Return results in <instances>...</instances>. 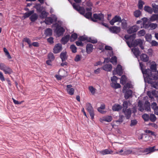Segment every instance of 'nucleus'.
<instances>
[{
  "instance_id": "obj_31",
  "label": "nucleus",
  "mask_w": 158,
  "mask_h": 158,
  "mask_svg": "<svg viewBox=\"0 0 158 158\" xmlns=\"http://www.w3.org/2000/svg\"><path fill=\"white\" fill-rule=\"evenodd\" d=\"M152 7L153 8V10L154 13H158V5H156L155 3L152 4Z\"/></svg>"
},
{
  "instance_id": "obj_50",
  "label": "nucleus",
  "mask_w": 158,
  "mask_h": 158,
  "mask_svg": "<svg viewBox=\"0 0 158 158\" xmlns=\"http://www.w3.org/2000/svg\"><path fill=\"white\" fill-rule=\"evenodd\" d=\"M70 48L73 52L75 53L77 52V48L74 45H71L70 46Z\"/></svg>"
},
{
  "instance_id": "obj_59",
  "label": "nucleus",
  "mask_w": 158,
  "mask_h": 158,
  "mask_svg": "<svg viewBox=\"0 0 158 158\" xmlns=\"http://www.w3.org/2000/svg\"><path fill=\"white\" fill-rule=\"evenodd\" d=\"M122 23V26L123 28H125L127 27V24L126 21L123 20V22H121Z\"/></svg>"
},
{
  "instance_id": "obj_61",
  "label": "nucleus",
  "mask_w": 158,
  "mask_h": 158,
  "mask_svg": "<svg viewBox=\"0 0 158 158\" xmlns=\"http://www.w3.org/2000/svg\"><path fill=\"white\" fill-rule=\"evenodd\" d=\"M116 153L124 155V148H123L120 151L116 152Z\"/></svg>"
},
{
  "instance_id": "obj_46",
  "label": "nucleus",
  "mask_w": 158,
  "mask_h": 158,
  "mask_svg": "<svg viewBox=\"0 0 158 158\" xmlns=\"http://www.w3.org/2000/svg\"><path fill=\"white\" fill-rule=\"evenodd\" d=\"M111 85L112 87L115 89L120 88L121 87V85L119 83H112L111 84Z\"/></svg>"
},
{
  "instance_id": "obj_24",
  "label": "nucleus",
  "mask_w": 158,
  "mask_h": 158,
  "mask_svg": "<svg viewBox=\"0 0 158 158\" xmlns=\"http://www.w3.org/2000/svg\"><path fill=\"white\" fill-rule=\"evenodd\" d=\"M44 34L46 36H50L52 35V30L50 28H48L45 30Z\"/></svg>"
},
{
  "instance_id": "obj_6",
  "label": "nucleus",
  "mask_w": 158,
  "mask_h": 158,
  "mask_svg": "<svg viewBox=\"0 0 158 158\" xmlns=\"http://www.w3.org/2000/svg\"><path fill=\"white\" fill-rule=\"evenodd\" d=\"M122 20L121 17L118 15H115L112 19L110 21V23L112 25H113L115 23L118 22L121 23Z\"/></svg>"
},
{
  "instance_id": "obj_37",
  "label": "nucleus",
  "mask_w": 158,
  "mask_h": 158,
  "mask_svg": "<svg viewBox=\"0 0 158 158\" xmlns=\"http://www.w3.org/2000/svg\"><path fill=\"white\" fill-rule=\"evenodd\" d=\"M136 37V34H134L131 35H125L124 36V38L127 40H129L130 39H134Z\"/></svg>"
},
{
  "instance_id": "obj_54",
  "label": "nucleus",
  "mask_w": 158,
  "mask_h": 158,
  "mask_svg": "<svg viewBox=\"0 0 158 158\" xmlns=\"http://www.w3.org/2000/svg\"><path fill=\"white\" fill-rule=\"evenodd\" d=\"M157 26V25L156 23H152L149 24V26L150 27L151 29H156Z\"/></svg>"
},
{
  "instance_id": "obj_43",
  "label": "nucleus",
  "mask_w": 158,
  "mask_h": 158,
  "mask_svg": "<svg viewBox=\"0 0 158 158\" xmlns=\"http://www.w3.org/2000/svg\"><path fill=\"white\" fill-rule=\"evenodd\" d=\"M142 19L144 20L145 19V20H144L143 24V27H144L145 28H148L149 26V24H146L145 23L147 22V18H144Z\"/></svg>"
},
{
  "instance_id": "obj_63",
  "label": "nucleus",
  "mask_w": 158,
  "mask_h": 158,
  "mask_svg": "<svg viewBox=\"0 0 158 158\" xmlns=\"http://www.w3.org/2000/svg\"><path fill=\"white\" fill-rule=\"evenodd\" d=\"M7 67L5 64L3 63H0V69L4 71Z\"/></svg>"
},
{
  "instance_id": "obj_41",
  "label": "nucleus",
  "mask_w": 158,
  "mask_h": 158,
  "mask_svg": "<svg viewBox=\"0 0 158 158\" xmlns=\"http://www.w3.org/2000/svg\"><path fill=\"white\" fill-rule=\"evenodd\" d=\"M144 4V2L141 0H139L138 2V7L139 9L141 10L143 8V5Z\"/></svg>"
},
{
  "instance_id": "obj_52",
  "label": "nucleus",
  "mask_w": 158,
  "mask_h": 158,
  "mask_svg": "<svg viewBox=\"0 0 158 158\" xmlns=\"http://www.w3.org/2000/svg\"><path fill=\"white\" fill-rule=\"evenodd\" d=\"M81 14L84 15L85 13V8L83 7H81L80 9L78 11Z\"/></svg>"
},
{
  "instance_id": "obj_38",
  "label": "nucleus",
  "mask_w": 158,
  "mask_h": 158,
  "mask_svg": "<svg viewBox=\"0 0 158 158\" xmlns=\"http://www.w3.org/2000/svg\"><path fill=\"white\" fill-rule=\"evenodd\" d=\"M149 119L151 122H154L156 120V118L154 114H151L149 116Z\"/></svg>"
},
{
  "instance_id": "obj_35",
  "label": "nucleus",
  "mask_w": 158,
  "mask_h": 158,
  "mask_svg": "<svg viewBox=\"0 0 158 158\" xmlns=\"http://www.w3.org/2000/svg\"><path fill=\"white\" fill-rule=\"evenodd\" d=\"M48 15V13L44 11L41 12L40 17L42 19L46 18Z\"/></svg>"
},
{
  "instance_id": "obj_39",
  "label": "nucleus",
  "mask_w": 158,
  "mask_h": 158,
  "mask_svg": "<svg viewBox=\"0 0 158 158\" xmlns=\"http://www.w3.org/2000/svg\"><path fill=\"white\" fill-rule=\"evenodd\" d=\"M77 38V35L76 33H74L72 34L70 37V41H72L75 40Z\"/></svg>"
},
{
  "instance_id": "obj_1",
  "label": "nucleus",
  "mask_w": 158,
  "mask_h": 158,
  "mask_svg": "<svg viewBox=\"0 0 158 158\" xmlns=\"http://www.w3.org/2000/svg\"><path fill=\"white\" fill-rule=\"evenodd\" d=\"M142 73L143 75H145L148 83L152 84L153 87L155 89H157V87L155 86L154 84L155 83L158 86L157 84L155 82L152 81V79L151 78L152 73L150 69H147L145 70L144 69L142 71Z\"/></svg>"
},
{
  "instance_id": "obj_8",
  "label": "nucleus",
  "mask_w": 158,
  "mask_h": 158,
  "mask_svg": "<svg viewBox=\"0 0 158 158\" xmlns=\"http://www.w3.org/2000/svg\"><path fill=\"white\" fill-rule=\"evenodd\" d=\"M113 75H115L117 74L119 75H121L122 73V67L120 65H118L115 70L113 71Z\"/></svg>"
},
{
  "instance_id": "obj_27",
  "label": "nucleus",
  "mask_w": 158,
  "mask_h": 158,
  "mask_svg": "<svg viewBox=\"0 0 158 158\" xmlns=\"http://www.w3.org/2000/svg\"><path fill=\"white\" fill-rule=\"evenodd\" d=\"M122 109V106L119 105H115L112 107V110L114 111H118Z\"/></svg>"
},
{
  "instance_id": "obj_33",
  "label": "nucleus",
  "mask_w": 158,
  "mask_h": 158,
  "mask_svg": "<svg viewBox=\"0 0 158 158\" xmlns=\"http://www.w3.org/2000/svg\"><path fill=\"white\" fill-rule=\"evenodd\" d=\"M133 153L132 150L131 148H124V155H128Z\"/></svg>"
},
{
  "instance_id": "obj_42",
  "label": "nucleus",
  "mask_w": 158,
  "mask_h": 158,
  "mask_svg": "<svg viewBox=\"0 0 158 158\" xmlns=\"http://www.w3.org/2000/svg\"><path fill=\"white\" fill-rule=\"evenodd\" d=\"M154 63L151 65L150 68L152 71H156V64L155 62H153Z\"/></svg>"
},
{
  "instance_id": "obj_19",
  "label": "nucleus",
  "mask_w": 158,
  "mask_h": 158,
  "mask_svg": "<svg viewBox=\"0 0 158 158\" xmlns=\"http://www.w3.org/2000/svg\"><path fill=\"white\" fill-rule=\"evenodd\" d=\"M133 92L131 89L127 90L125 94V98L126 99H127L132 96Z\"/></svg>"
},
{
  "instance_id": "obj_13",
  "label": "nucleus",
  "mask_w": 158,
  "mask_h": 158,
  "mask_svg": "<svg viewBox=\"0 0 158 158\" xmlns=\"http://www.w3.org/2000/svg\"><path fill=\"white\" fill-rule=\"evenodd\" d=\"M72 86L71 85H67L66 90L68 94L70 95H73L74 94V89L72 88Z\"/></svg>"
},
{
  "instance_id": "obj_49",
  "label": "nucleus",
  "mask_w": 158,
  "mask_h": 158,
  "mask_svg": "<svg viewBox=\"0 0 158 158\" xmlns=\"http://www.w3.org/2000/svg\"><path fill=\"white\" fill-rule=\"evenodd\" d=\"M92 13L91 12H88L86 13H85V15H84V16L86 17V18L87 19H89L90 18L91 19Z\"/></svg>"
},
{
  "instance_id": "obj_29",
  "label": "nucleus",
  "mask_w": 158,
  "mask_h": 158,
  "mask_svg": "<svg viewBox=\"0 0 158 158\" xmlns=\"http://www.w3.org/2000/svg\"><path fill=\"white\" fill-rule=\"evenodd\" d=\"M144 10L150 14H152L153 12L152 9L151 7L148 6H145L144 7Z\"/></svg>"
},
{
  "instance_id": "obj_53",
  "label": "nucleus",
  "mask_w": 158,
  "mask_h": 158,
  "mask_svg": "<svg viewBox=\"0 0 158 158\" xmlns=\"http://www.w3.org/2000/svg\"><path fill=\"white\" fill-rule=\"evenodd\" d=\"M110 62L113 64L114 63L116 64L117 63V58L115 56L112 57L111 59Z\"/></svg>"
},
{
  "instance_id": "obj_20",
  "label": "nucleus",
  "mask_w": 158,
  "mask_h": 158,
  "mask_svg": "<svg viewBox=\"0 0 158 158\" xmlns=\"http://www.w3.org/2000/svg\"><path fill=\"white\" fill-rule=\"evenodd\" d=\"M112 119V117L111 116H106L103 117L102 119V122L103 121L107 122H110Z\"/></svg>"
},
{
  "instance_id": "obj_26",
  "label": "nucleus",
  "mask_w": 158,
  "mask_h": 158,
  "mask_svg": "<svg viewBox=\"0 0 158 158\" xmlns=\"http://www.w3.org/2000/svg\"><path fill=\"white\" fill-rule=\"evenodd\" d=\"M132 51L136 57H137L139 56L140 52L138 48H135L132 49Z\"/></svg>"
},
{
  "instance_id": "obj_51",
  "label": "nucleus",
  "mask_w": 158,
  "mask_h": 158,
  "mask_svg": "<svg viewBox=\"0 0 158 158\" xmlns=\"http://www.w3.org/2000/svg\"><path fill=\"white\" fill-rule=\"evenodd\" d=\"M73 8L77 11H78L81 7L79 5L75 3H73Z\"/></svg>"
},
{
  "instance_id": "obj_9",
  "label": "nucleus",
  "mask_w": 158,
  "mask_h": 158,
  "mask_svg": "<svg viewBox=\"0 0 158 158\" xmlns=\"http://www.w3.org/2000/svg\"><path fill=\"white\" fill-rule=\"evenodd\" d=\"M110 31L114 34H117L120 31V28L117 26H112L109 28Z\"/></svg>"
},
{
  "instance_id": "obj_48",
  "label": "nucleus",
  "mask_w": 158,
  "mask_h": 158,
  "mask_svg": "<svg viewBox=\"0 0 158 158\" xmlns=\"http://www.w3.org/2000/svg\"><path fill=\"white\" fill-rule=\"evenodd\" d=\"M141 14V12L139 10H136L134 12V14L135 17L137 18Z\"/></svg>"
},
{
  "instance_id": "obj_12",
  "label": "nucleus",
  "mask_w": 158,
  "mask_h": 158,
  "mask_svg": "<svg viewBox=\"0 0 158 158\" xmlns=\"http://www.w3.org/2000/svg\"><path fill=\"white\" fill-rule=\"evenodd\" d=\"M53 19L50 17H47L45 19V22L46 24H50L53 22V20H54L55 22H56L57 20V18L56 17H53Z\"/></svg>"
},
{
  "instance_id": "obj_7",
  "label": "nucleus",
  "mask_w": 158,
  "mask_h": 158,
  "mask_svg": "<svg viewBox=\"0 0 158 158\" xmlns=\"http://www.w3.org/2000/svg\"><path fill=\"white\" fill-rule=\"evenodd\" d=\"M62 49V45L60 43L55 45L53 48V52L54 53H57L60 52Z\"/></svg>"
},
{
  "instance_id": "obj_18",
  "label": "nucleus",
  "mask_w": 158,
  "mask_h": 158,
  "mask_svg": "<svg viewBox=\"0 0 158 158\" xmlns=\"http://www.w3.org/2000/svg\"><path fill=\"white\" fill-rule=\"evenodd\" d=\"M38 17V15L37 14L34 13L30 17V19L32 22H34L37 20Z\"/></svg>"
},
{
  "instance_id": "obj_34",
  "label": "nucleus",
  "mask_w": 158,
  "mask_h": 158,
  "mask_svg": "<svg viewBox=\"0 0 158 158\" xmlns=\"http://www.w3.org/2000/svg\"><path fill=\"white\" fill-rule=\"evenodd\" d=\"M151 21H154L158 20V14H153L150 19Z\"/></svg>"
},
{
  "instance_id": "obj_60",
  "label": "nucleus",
  "mask_w": 158,
  "mask_h": 158,
  "mask_svg": "<svg viewBox=\"0 0 158 158\" xmlns=\"http://www.w3.org/2000/svg\"><path fill=\"white\" fill-rule=\"evenodd\" d=\"M12 99L13 100V102L15 104L20 105L24 101H22L20 102H19L18 101L15 100V99L12 98Z\"/></svg>"
},
{
  "instance_id": "obj_44",
  "label": "nucleus",
  "mask_w": 158,
  "mask_h": 158,
  "mask_svg": "<svg viewBox=\"0 0 158 158\" xmlns=\"http://www.w3.org/2000/svg\"><path fill=\"white\" fill-rule=\"evenodd\" d=\"M146 40L148 42H150L152 39V35L150 34H147L145 36Z\"/></svg>"
},
{
  "instance_id": "obj_55",
  "label": "nucleus",
  "mask_w": 158,
  "mask_h": 158,
  "mask_svg": "<svg viewBox=\"0 0 158 158\" xmlns=\"http://www.w3.org/2000/svg\"><path fill=\"white\" fill-rule=\"evenodd\" d=\"M126 78L125 76H122L120 80V83L121 84H124L126 82Z\"/></svg>"
},
{
  "instance_id": "obj_64",
  "label": "nucleus",
  "mask_w": 158,
  "mask_h": 158,
  "mask_svg": "<svg viewBox=\"0 0 158 158\" xmlns=\"http://www.w3.org/2000/svg\"><path fill=\"white\" fill-rule=\"evenodd\" d=\"M137 123V121L136 120H131V123L130 124L131 126L132 127L136 125Z\"/></svg>"
},
{
  "instance_id": "obj_28",
  "label": "nucleus",
  "mask_w": 158,
  "mask_h": 158,
  "mask_svg": "<svg viewBox=\"0 0 158 158\" xmlns=\"http://www.w3.org/2000/svg\"><path fill=\"white\" fill-rule=\"evenodd\" d=\"M60 56L62 62L65 61L67 59L66 52H61Z\"/></svg>"
},
{
  "instance_id": "obj_25",
  "label": "nucleus",
  "mask_w": 158,
  "mask_h": 158,
  "mask_svg": "<svg viewBox=\"0 0 158 158\" xmlns=\"http://www.w3.org/2000/svg\"><path fill=\"white\" fill-rule=\"evenodd\" d=\"M34 10H32L29 11L28 12H26L24 14L23 17L24 19H25L29 17L30 16L34 13Z\"/></svg>"
},
{
  "instance_id": "obj_11",
  "label": "nucleus",
  "mask_w": 158,
  "mask_h": 158,
  "mask_svg": "<svg viewBox=\"0 0 158 158\" xmlns=\"http://www.w3.org/2000/svg\"><path fill=\"white\" fill-rule=\"evenodd\" d=\"M123 110L126 118L127 119H129L131 117V109L130 108L128 109L123 108Z\"/></svg>"
},
{
  "instance_id": "obj_30",
  "label": "nucleus",
  "mask_w": 158,
  "mask_h": 158,
  "mask_svg": "<svg viewBox=\"0 0 158 158\" xmlns=\"http://www.w3.org/2000/svg\"><path fill=\"white\" fill-rule=\"evenodd\" d=\"M3 71L6 74H10L13 72L12 70L8 66L6 67Z\"/></svg>"
},
{
  "instance_id": "obj_14",
  "label": "nucleus",
  "mask_w": 158,
  "mask_h": 158,
  "mask_svg": "<svg viewBox=\"0 0 158 158\" xmlns=\"http://www.w3.org/2000/svg\"><path fill=\"white\" fill-rule=\"evenodd\" d=\"M112 66L110 64H106L103 66L102 69L103 70L107 71L110 72L112 69Z\"/></svg>"
},
{
  "instance_id": "obj_36",
  "label": "nucleus",
  "mask_w": 158,
  "mask_h": 158,
  "mask_svg": "<svg viewBox=\"0 0 158 158\" xmlns=\"http://www.w3.org/2000/svg\"><path fill=\"white\" fill-rule=\"evenodd\" d=\"M35 8L36 9L38 12H41L42 11L43 9V6H42L40 4H38L36 5Z\"/></svg>"
},
{
  "instance_id": "obj_56",
  "label": "nucleus",
  "mask_w": 158,
  "mask_h": 158,
  "mask_svg": "<svg viewBox=\"0 0 158 158\" xmlns=\"http://www.w3.org/2000/svg\"><path fill=\"white\" fill-rule=\"evenodd\" d=\"M89 89L91 93L94 94L95 93L96 89L92 86H90L89 87Z\"/></svg>"
},
{
  "instance_id": "obj_47",
  "label": "nucleus",
  "mask_w": 158,
  "mask_h": 158,
  "mask_svg": "<svg viewBox=\"0 0 158 158\" xmlns=\"http://www.w3.org/2000/svg\"><path fill=\"white\" fill-rule=\"evenodd\" d=\"M142 118L145 121H148L149 119V116L147 114H144L142 115Z\"/></svg>"
},
{
  "instance_id": "obj_62",
  "label": "nucleus",
  "mask_w": 158,
  "mask_h": 158,
  "mask_svg": "<svg viewBox=\"0 0 158 158\" xmlns=\"http://www.w3.org/2000/svg\"><path fill=\"white\" fill-rule=\"evenodd\" d=\"M47 41L50 44H52L54 43L53 38L52 37H50L47 39Z\"/></svg>"
},
{
  "instance_id": "obj_5",
  "label": "nucleus",
  "mask_w": 158,
  "mask_h": 158,
  "mask_svg": "<svg viewBox=\"0 0 158 158\" xmlns=\"http://www.w3.org/2000/svg\"><path fill=\"white\" fill-rule=\"evenodd\" d=\"M139 28V27L136 25L130 27L127 30L128 34H131L136 32Z\"/></svg>"
},
{
  "instance_id": "obj_16",
  "label": "nucleus",
  "mask_w": 158,
  "mask_h": 158,
  "mask_svg": "<svg viewBox=\"0 0 158 158\" xmlns=\"http://www.w3.org/2000/svg\"><path fill=\"white\" fill-rule=\"evenodd\" d=\"M155 146L152 147H149V148H146L143 151V153H146V154H148L149 153L155 151Z\"/></svg>"
},
{
  "instance_id": "obj_32",
  "label": "nucleus",
  "mask_w": 158,
  "mask_h": 158,
  "mask_svg": "<svg viewBox=\"0 0 158 158\" xmlns=\"http://www.w3.org/2000/svg\"><path fill=\"white\" fill-rule=\"evenodd\" d=\"M138 107H139L138 110L141 112H143L144 110V109L143 106V103L142 101H139L138 102Z\"/></svg>"
},
{
  "instance_id": "obj_3",
  "label": "nucleus",
  "mask_w": 158,
  "mask_h": 158,
  "mask_svg": "<svg viewBox=\"0 0 158 158\" xmlns=\"http://www.w3.org/2000/svg\"><path fill=\"white\" fill-rule=\"evenodd\" d=\"M104 18V15L101 13H100L98 14H94L93 15V17L91 18V20L94 22H96L97 21V20L100 21H102L103 20Z\"/></svg>"
},
{
  "instance_id": "obj_21",
  "label": "nucleus",
  "mask_w": 158,
  "mask_h": 158,
  "mask_svg": "<svg viewBox=\"0 0 158 158\" xmlns=\"http://www.w3.org/2000/svg\"><path fill=\"white\" fill-rule=\"evenodd\" d=\"M140 58L141 60L144 62H147L149 60V57L145 54H143L141 55Z\"/></svg>"
},
{
  "instance_id": "obj_45",
  "label": "nucleus",
  "mask_w": 158,
  "mask_h": 158,
  "mask_svg": "<svg viewBox=\"0 0 158 158\" xmlns=\"http://www.w3.org/2000/svg\"><path fill=\"white\" fill-rule=\"evenodd\" d=\"M87 41L93 44H96L97 42L96 39H93L91 38H87Z\"/></svg>"
},
{
  "instance_id": "obj_58",
  "label": "nucleus",
  "mask_w": 158,
  "mask_h": 158,
  "mask_svg": "<svg viewBox=\"0 0 158 158\" xmlns=\"http://www.w3.org/2000/svg\"><path fill=\"white\" fill-rule=\"evenodd\" d=\"M87 37H85L84 36H81L79 37L78 39L80 41H81L86 40L87 41Z\"/></svg>"
},
{
  "instance_id": "obj_22",
  "label": "nucleus",
  "mask_w": 158,
  "mask_h": 158,
  "mask_svg": "<svg viewBox=\"0 0 158 158\" xmlns=\"http://www.w3.org/2000/svg\"><path fill=\"white\" fill-rule=\"evenodd\" d=\"M144 110L147 111H149L151 110L150 104L148 101H145L144 104Z\"/></svg>"
},
{
  "instance_id": "obj_10",
  "label": "nucleus",
  "mask_w": 158,
  "mask_h": 158,
  "mask_svg": "<svg viewBox=\"0 0 158 158\" xmlns=\"http://www.w3.org/2000/svg\"><path fill=\"white\" fill-rule=\"evenodd\" d=\"M56 31L58 36H60L63 34L65 31L64 29L62 27L58 26L56 27Z\"/></svg>"
},
{
  "instance_id": "obj_2",
  "label": "nucleus",
  "mask_w": 158,
  "mask_h": 158,
  "mask_svg": "<svg viewBox=\"0 0 158 158\" xmlns=\"http://www.w3.org/2000/svg\"><path fill=\"white\" fill-rule=\"evenodd\" d=\"M86 110L89 113L92 119L94 118V109L91 104L89 102L86 104Z\"/></svg>"
},
{
  "instance_id": "obj_15",
  "label": "nucleus",
  "mask_w": 158,
  "mask_h": 158,
  "mask_svg": "<svg viewBox=\"0 0 158 158\" xmlns=\"http://www.w3.org/2000/svg\"><path fill=\"white\" fill-rule=\"evenodd\" d=\"M93 49V46L91 44H88L86 46V52L88 54L91 53Z\"/></svg>"
},
{
  "instance_id": "obj_57",
  "label": "nucleus",
  "mask_w": 158,
  "mask_h": 158,
  "mask_svg": "<svg viewBox=\"0 0 158 158\" xmlns=\"http://www.w3.org/2000/svg\"><path fill=\"white\" fill-rule=\"evenodd\" d=\"M48 57L50 60H53L54 59V57L53 53H50L48 54Z\"/></svg>"
},
{
  "instance_id": "obj_4",
  "label": "nucleus",
  "mask_w": 158,
  "mask_h": 158,
  "mask_svg": "<svg viewBox=\"0 0 158 158\" xmlns=\"http://www.w3.org/2000/svg\"><path fill=\"white\" fill-rule=\"evenodd\" d=\"M143 41L142 40L140 39H136L135 40L132 44L133 46L136 47L139 45L142 49H144L143 45Z\"/></svg>"
},
{
  "instance_id": "obj_23",
  "label": "nucleus",
  "mask_w": 158,
  "mask_h": 158,
  "mask_svg": "<svg viewBox=\"0 0 158 158\" xmlns=\"http://www.w3.org/2000/svg\"><path fill=\"white\" fill-rule=\"evenodd\" d=\"M100 152L101 154L104 155L106 154H111L113 153V151L110 150L108 149H106L100 151Z\"/></svg>"
},
{
  "instance_id": "obj_17",
  "label": "nucleus",
  "mask_w": 158,
  "mask_h": 158,
  "mask_svg": "<svg viewBox=\"0 0 158 158\" xmlns=\"http://www.w3.org/2000/svg\"><path fill=\"white\" fill-rule=\"evenodd\" d=\"M70 35H67L64 37H63L61 39V42L63 44H65L69 41Z\"/></svg>"
},
{
  "instance_id": "obj_40",
  "label": "nucleus",
  "mask_w": 158,
  "mask_h": 158,
  "mask_svg": "<svg viewBox=\"0 0 158 158\" xmlns=\"http://www.w3.org/2000/svg\"><path fill=\"white\" fill-rule=\"evenodd\" d=\"M145 30L143 29L139 31L137 33V35L141 37L144 36L145 34Z\"/></svg>"
}]
</instances>
